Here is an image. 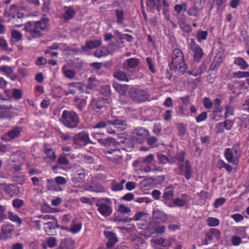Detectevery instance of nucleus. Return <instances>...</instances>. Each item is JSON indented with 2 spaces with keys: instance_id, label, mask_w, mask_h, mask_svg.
<instances>
[{
  "instance_id": "obj_1",
  "label": "nucleus",
  "mask_w": 249,
  "mask_h": 249,
  "mask_svg": "<svg viewBox=\"0 0 249 249\" xmlns=\"http://www.w3.org/2000/svg\"><path fill=\"white\" fill-rule=\"evenodd\" d=\"M48 25V19L43 18L38 21L28 22L25 24L24 30L34 38H36L42 36L41 32L47 29Z\"/></svg>"
},
{
  "instance_id": "obj_2",
  "label": "nucleus",
  "mask_w": 249,
  "mask_h": 249,
  "mask_svg": "<svg viewBox=\"0 0 249 249\" xmlns=\"http://www.w3.org/2000/svg\"><path fill=\"white\" fill-rule=\"evenodd\" d=\"M172 60L170 64V67L172 70L178 74H183L187 69L186 64L184 63L182 52L178 49L173 51Z\"/></svg>"
},
{
  "instance_id": "obj_3",
  "label": "nucleus",
  "mask_w": 249,
  "mask_h": 249,
  "mask_svg": "<svg viewBox=\"0 0 249 249\" xmlns=\"http://www.w3.org/2000/svg\"><path fill=\"white\" fill-rule=\"evenodd\" d=\"M59 121L66 127L72 129L78 126L79 118L78 115L74 112L64 110L62 113Z\"/></svg>"
},
{
  "instance_id": "obj_4",
  "label": "nucleus",
  "mask_w": 249,
  "mask_h": 249,
  "mask_svg": "<svg viewBox=\"0 0 249 249\" xmlns=\"http://www.w3.org/2000/svg\"><path fill=\"white\" fill-rule=\"evenodd\" d=\"M98 212L103 216L107 217L112 213V202L110 198H102L96 202Z\"/></svg>"
},
{
  "instance_id": "obj_5",
  "label": "nucleus",
  "mask_w": 249,
  "mask_h": 249,
  "mask_svg": "<svg viewBox=\"0 0 249 249\" xmlns=\"http://www.w3.org/2000/svg\"><path fill=\"white\" fill-rule=\"evenodd\" d=\"M241 150L237 145H233L231 148H227L224 151V156L228 162L234 165H237L241 157Z\"/></svg>"
},
{
  "instance_id": "obj_6",
  "label": "nucleus",
  "mask_w": 249,
  "mask_h": 249,
  "mask_svg": "<svg viewBox=\"0 0 249 249\" xmlns=\"http://www.w3.org/2000/svg\"><path fill=\"white\" fill-rule=\"evenodd\" d=\"M112 125L114 128L119 131H122L126 128L127 124L124 120L122 119H114L112 121H100L95 125L93 126V128H104L107 126Z\"/></svg>"
},
{
  "instance_id": "obj_7",
  "label": "nucleus",
  "mask_w": 249,
  "mask_h": 249,
  "mask_svg": "<svg viewBox=\"0 0 249 249\" xmlns=\"http://www.w3.org/2000/svg\"><path fill=\"white\" fill-rule=\"evenodd\" d=\"M128 94L132 100L139 103L145 102L149 99V94L147 91L139 88L130 89Z\"/></svg>"
},
{
  "instance_id": "obj_8",
  "label": "nucleus",
  "mask_w": 249,
  "mask_h": 249,
  "mask_svg": "<svg viewBox=\"0 0 249 249\" xmlns=\"http://www.w3.org/2000/svg\"><path fill=\"white\" fill-rule=\"evenodd\" d=\"M189 46L191 51L194 53L195 60L199 61L202 58L203 54L202 49L193 39H191Z\"/></svg>"
},
{
  "instance_id": "obj_9",
  "label": "nucleus",
  "mask_w": 249,
  "mask_h": 249,
  "mask_svg": "<svg viewBox=\"0 0 249 249\" xmlns=\"http://www.w3.org/2000/svg\"><path fill=\"white\" fill-rule=\"evenodd\" d=\"M180 170L177 171L179 175H184L188 180L191 178L193 175V170L188 161H186L184 164H180Z\"/></svg>"
},
{
  "instance_id": "obj_10",
  "label": "nucleus",
  "mask_w": 249,
  "mask_h": 249,
  "mask_svg": "<svg viewBox=\"0 0 249 249\" xmlns=\"http://www.w3.org/2000/svg\"><path fill=\"white\" fill-rule=\"evenodd\" d=\"M9 20L15 24L14 27L19 28L22 26V18L24 17L23 13L20 12H14L8 16Z\"/></svg>"
},
{
  "instance_id": "obj_11",
  "label": "nucleus",
  "mask_w": 249,
  "mask_h": 249,
  "mask_svg": "<svg viewBox=\"0 0 249 249\" xmlns=\"http://www.w3.org/2000/svg\"><path fill=\"white\" fill-rule=\"evenodd\" d=\"M152 217L154 222L164 223L168 219V215L163 211L155 210L153 211Z\"/></svg>"
},
{
  "instance_id": "obj_12",
  "label": "nucleus",
  "mask_w": 249,
  "mask_h": 249,
  "mask_svg": "<svg viewBox=\"0 0 249 249\" xmlns=\"http://www.w3.org/2000/svg\"><path fill=\"white\" fill-rule=\"evenodd\" d=\"M148 131L142 127L136 128L133 132V138L138 143H141L148 135Z\"/></svg>"
},
{
  "instance_id": "obj_13",
  "label": "nucleus",
  "mask_w": 249,
  "mask_h": 249,
  "mask_svg": "<svg viewBox=\"0 0 249 249\" xmlns=\"http://www.w3.org/2000/svg\"><path fill=\"white\" fill-rule=\"evenodd\" d=\"M165 226L160 225L156 222H152L150 223L147 230L150 234L154 233L162 234L165 230Z\"/></svg>"
},
{
  "instance_id": "obj_14",
  "label": "nucleus",
  "mask_w": 249,
  "mask_h": 249,
  "mask_svg": "<svg viewBox=\"0 0 249 249\" xmlns=\"http://www.w3.org/2000/svg\"><path fill=\"white\" fill-rule=\"evenodd\" d=\"M85 177V171L83 169H78L74 172L71 179L74 184L82 183Z\"/></svg>"
},
{
  "instance_id": "obj_15",
  "label": "nucleus",
  "mask_w": 249,
  "mask_h": 249,
  "mask_svg": "<svg viewBox=\"0 0 249 249\" xmlns=\"http://www.w3.org/2000/svg\"><path fill=\"white\" fill-rule=\"evenodd\" d=\"M101 44L102 40L101 39L88 40L86 42L84 45L82 46V49L84 51L88 52L90 50L100 46Z\"/></svg>"
},
{
  "instance_id": "obj_16",
  "label": "nucleus",
  "mask_w": 249,
  "mask_h": 249,
  "mask_svg": "<svg viewBox=\"0 0 249 249\" xmlns=\"http://www.w3.org/2000/svg\"><path fill=\"white\" fill-rule=\"evenodd\" d=\"M106 154H108L111 155L110 156H108V158L112 160L113 162L118 163L119 161L122 158V155L120 149L110 150H107L105 152Z\"/></svg>"
},
{
  "instance_id": "obj_17",
  "label": "nucleus",
  "mask_w": 249,
  "mask_h": 249,
  "mask_svg": "<svg viewBox=\"0 0 249 249\" xmlns=\"http://www.w3.org/2000/svg\"><path fill=\"white\" fill-rule=\"evenodd\" d=\"M104 235L108 239L107 243V246L108 248H112L118 242V238L115 233L112 231H106L104 232Z\"/></svg>"
},
{
  "instance_id": "obj_18",
  "label": "nucleus",
  "mask_w": 249,
  "mask_h": 249,
  "mask_svg": "<svg viewBox=\"0 0 249 249\" xmlns=\"http://www.w3.org/2000/svg\"><path fill=\"white\" fill-rule=\"evenodd\" d=\"M146 4L148 10L150 12H153L155 8L160 11V0H146Z\"/></svg>"
},
{
  "instance_id": "obj_19",
  "label": "nucleus",
  "mask_w": 249,
  "mask_h": 249,
  "mask_svg": "<svg viewBox=\"0 0 249 249\" xmlns=\"http://www.w3.org/2000/svg\"><path fill=\"white\" fill-rule=\"evenodd\" d=\"M195 198L199 204L204 205L209 198V193L206 191H201L196 194Z\"/></svg>"
},
{
  "instance_id": "obj_20",
  "label": "nucleus",
  "mask_w": 249,
  "mask_h": 249,
  "mask_svg": "<svg viewBox=\"0 0 249 249\" xmlns=\"http://www.w3.org/2000/svg\"><path fill=\"white\" fill-rule=\"evenodd\" d=\"M13 231V227L11 225L3 226L1 229V233H0V239L2 240L6 239Z\"/></svg>"
},
{
  "instance_id": "obj_21",
  "label": "nucleus",
  "mask_w": 249,
  "mask_h": 249,
  "mask_svg": "<svg viewBox=\"0 0 249 249\" xmlns=\"http://www.w3.org/2000/svg\"><path fill=\"white\" fill-rule=\"evenodd\" d=\"M80 89V84L79 83H71L68 85V90L64 91V93L66 95L70 94H74L76 92L79 90Z\"/></svg>"
},
{
  "instance_id": "obj_22",
  "label": "nucleus",
  "mask_w": 249,
  "mask_h": 249,
  "mask_svg": "<svg viewBox=\"0 0 249 249\" xmlns=\"http://www.w3.org/2000/svg\"><path fill=\"white\" fill-rule=\"evenodd\" d=\"M189 200V197L186 194H183L181 197L175 198L173 200V203L177 206L182 207L185 206Z\"/></svg>"
},
{
  "instance_id": "obj_23",
  "label": "nucleus",
  "mask_w": 249,
  "mask_h": 249,
  "mask_svg": "<svg viewBox=\"0 0 249 249\" xmlns=\"http://www.w3.org/2000/svg\"><path fill=\"white\" fill-rule=\"evenodd\" d=\"M74 242L71 239L62 240L57 249H73Z\"/></svg>"
},
{
  "instance_id": "obj_24",
  "label": "nucleus",
  "mask_w": 249,
  "mask_h": 249,
  "mask_svg": "<svg viewBox=\"0 0 249 249\" xmlns=\"http://www.w3.org/2000/svg\"><path fill=\"white\" fill-rule=\"evenodd\" d=\"M4 190L10 196H12L19 192L18 187L13 184L6 185L4 187Z\"/></svg>"
},
{
  "instance_id": "obj_25",
  "label": "nucleus",
  "mask_w": 249,
  "mask_h": 249,
  "mask_svg": "<svg viewBox=\"0 0 249 249\" xmlns=\"http://www.w3.org/2000/svg\"><path fill=\"white\" fill-rule=\"evenodd\" d=\"M234 64L243 70H246L249 67V65L241 57H235L234 60Z\"/></svg>"
},
{
  "instance_id": "obj_26",
  "label": "nucleus",
  "mask_w": 249,
  "mask_h": 249,
  "mask_svg": "<svg viewBox=\"0 0 249 249\" xmlns=\"http://www.w3.org/2000/svg\"><path fill=\"white\" fill-rule=\"evenodd\" d=\"M47 187L50 190L54 191L56 192L62 191L63 189L59 186L55 180L53 181L51 179L47 180Z\"/></svg>"
},
{
  "instance_id": "obj_27",
  "label": "nucleus",
  "mask_w": 249,
  "mask_h": 249,
  "mask_svg": "<svg viewBox=\"0 0 249 249\" xmlns=\"http://www.w3.org/2000/svg\"><path fill=\"white\" fill-rule=\"evenodd\" d=\"M109 53V51L107 48L102 47L96 50L94 53V55L96 57L101 58L107 56Z\"/></svg>"
},
{
  "instance_id": "obj_28",
  "label": "nucleus",
  "mask_w": 249,
  "mask_h": 249,
  "mask_svg": "<svg viewBox=\"0 0 249 249\" xmlns=\"http://www.w3.org/2000/svg\"><path fill=\"white\" fill-rule=\"evenodd\" d=\"M114 77L120 81L128 82L129 76L121 70L116 71L113 74Z\"/></svg>"
},
{
  "instance_id": "obj_29",
  "label": "nucleus",
  "mask_w": 249,
  "mask_h": 249,
  "mask_svg": "<svg viewBox=\"0 0 249 249\" xmlns=\"http://www.w3.org/2000/svg\"><path fill=\"white\" fill-rule=\"evenodd\" d=\"M75 106L81 111L85 108L87 105V101L84 99L75 97L74 101Z\"/></svg>"
},
{
  "instance_id": "obj_30",
  "label": "nucleus",
  "mask_w": 249,
  "mask_h": 249,
  "mask_svg": "<svg viewBox=\"0 0 249 249\" xmlns=\"http://www.w3.org/2000/svg\"><path fill=\"white\" fill-rule=\"evenodd\" d=\"M104 104L105 102L102 98H95L92 101L91 106L92 108L95 110L101 108L104 105Z\"/></svg>"
},
{
  "instance_id": "obj_31",
  "label": "nucleus",
  "mask_w": 249,
  "mask_h": 249,
  "mask_svg": "<svg viewBox=\"0 0 249 249\" xmlns=\"http://www.w3.org/2000/svg\"><path fill=\"white\" fill-rule=\"evenodd\" d=\"M151 242L152 243H155L157 245H163L164 247H169L171 246V242L169 241H167L166 242L165 240H164L162 238H153Z\"/></svg>"
},
{
  "instance_id": "obj_32",
  "label": "nucleus",
  "mask_w": 249,
  "mask_h": 249,
  "mask_svg": "<svg viewBox=\"0 0 249 249\" xmlns=\"http://www.w3.org/2000/svg\"><path fill=\"white\" fill-rule=\"evenodd\" d=\"M63 75L67 78L70 79H74L76 75V72L72 70L67 69L66 67H64L62 69Z\"/></svg>"
},
{
  "instance_id": "obj_33",
  "label": "nucleus",
  "mask_w": 249,
  "mask_h": 249,
  "mask_svg": "<svg viewBox=\"0 0 249 249\" xmlns=\"http://www.w3.org/2000/svg\"><path fill=\"white\" fill-rule=\"evenodd\" d=\"M113 87L119 94L122 95L124 94L127 91V85H122L114 82Z\"/></svg>"
},
{
  "instance_id": "obj_34",
  "label": "nucleus",
  "mask_w": 249,
  "mask_h": 249,
  "mask_svg": "<svg viewBox=\"0 0 249 249\" xmlns=\"http://www.w3.org/2000/svg\"><path fill=\"white\" fill-rule=\"evenodd\" d=\"M56 240L54 237H50L46 239V242L43 244L44 249H47V247L52 248L56 246Z\"/></svg>"
},
{
  "instance_id": "obj_35",
  "label": "nucleus",
  "mask_w": 249,
  "mask_h": 249,
  "mask_svg": "<svg viewBox=\"0 0 249 249\" xmlns=\"http://www.w3.org/2000/svg\"><path fill=\"white\" fill-rule=\"evenodd\" d=\"M75 12L73 8L71 7L67 8L65 9L63 18L66 20L71 19L75 15Z\"/></svg>"
},
{
  "instance_id": "obj_36",
  "label": "nucleus",
  "mask_w": 249,
  "mask_h": 249,
  "mask_svg": "<svg viewBox=\"0 0 249 249\" xmlns=\"http://www.w3.org/2000/svg\"><path fill=\"white\" fill-rule=\"evenodd\" d=\"M174 196V189L172 186H169L165 188L163 193V197L166 200H170Z\"/></svg>"
},
{
  "instance_id": "obj_37",
  "label": "nucleus",
  "mask_w": 249,
  "mask_h": 249,
  "mask_svg": "<svg viewBox=\"0 0 249 249\" xmlns=\"http://www.w3.org/2000/svg\"><path fill=\"white\" fill-rule=\"evenodd\" d=\"M82 225L80 224H77L72 225L70 229L68 228L62 227L61 228L62 230H65L67 231H70L72 233H77L79 232L81 229Z\"/></svg>"
},
{
  "instance_id": "obj_38",
  "label": "nucleus",
  "mask_w": 249,
  "mask_h": 249,
  "mask_svg": "<svg viewBox=\"0 0 249 249\" xmlns=\"http://www.w3.org/2000/svg\"><path fill=\"white\" fill-rule=\"evenodd\" d=\"M115 142V140L111 137H107L106 139L101 138V140H99V143L104 146H109L111 144H114Z\"/></svg>"
},
{
  "instance_id": "obj_39",
  "label": "nucleus",
  "mask_w": 249,
  "mask_h": 249,
  "mask_svg": "<svg viewBox=\"0 0 249 249\" xmlns=\"http://www.w3.org/2000/svg\"><path fill=\"white\" fill-rule=\"evenodd\" d=\"M208 35V32L206 31H198L196 34V39L198 42H201L202 41L206 39Z\"/></svg>"
},
{
  "instance_id": "obj_40",
  "label": "nucleus",
  "mask_w": 249,
  "mask_h": 249,
  "mask_svg": "<svg viewBox=\"0 0 249 249\" xmlns=\"http://www.w3.org/2000/svg\"><path fill=\"white\" fill-rule=\"evenodd\" d=\"M21 130V128L19 127H16L9 131L7 135L9 137L10 139H14L19 135Z\"/></svg>"
},
{
  "instance_id": "obj_41",
  "label": "nucleus",
  "mask_w": 249,
  "mask_h": 249,
  "mask_svg": "<svg viewBox=\"0 0 249 249\" xmlns=\"http://www.w3.org/2000/svg\"><path fill=\"white\" fill-rule=\"evenodd\" d=\"M139 63L138 59L137 58H132L128 59L125 61V65L131 68L136 67Z\"/></svg>"
},
{
  "instance_id": "obj_42",
  "label": "nucleus",
  "mask_w": 249,
  "mask_h": 249,
  "mask_svg": "<svg viewBox=\"0 0 249 249\" xmlns=\"http://www.w3.org/2000/svg\"><path fill=\"white\" fill-rule=\"evenodd\" d=\"M187 4L183 2L180 4H176L174 6V10L175 12L178 15L182 11H185L187 9Z\"/></svg>"
},
{
  "instance_id": "obj_43",
  "label": "nucleus",
  "mask_w": 249,
  "mask_h": 249,
  "mask_svg": "<svg viewBox=\"0 0 249 249\" xmlns=\"http://www.w3.org/2000/svg\"><path fill=\"white\" fill-rule=\"evenodd\" d=\"M222 62V60L221 58V57H218L217 56H216L213 62L212 63V64L211 65L210 69L212 71H214L215 70L219 68V67L220 66Z\"/></svg>"
},
{
  "instance_id": "obj_44",
  "label": "nucleus",
  "mask_w": 249,
  "mask_h": 249,
  "mask_svg": "<svg viewBox=\"0 0 249 249\" xmlns=\"http://www.w3.org/2000/svg\"><path fill=\"white\" fill-rule=\"evenodd\" d=\"M235 235L238 236L242 238H245L247 235L246 230L243 227L235 229L233 231Z\"/></svg>"
},
{
  "instance_id": "obj_45",
  "label": "nucleus",
  "mask_w": 249,
  "mask_h": 249,
  "mask_svg": "<svg viewBox=\"0 0 249 249\" xmlns=\"http://www.w3.org/2000/svg\"><path fill=\"white\" fill-rule=\"evenodd\" d=\"M78 136L81 141L85 142L87 143H92L89 139V134L85 131H82L79 133Z\"/></svg>"
},
{
  "instance_id": "obj_46",
  "label": "nucleus",
  "mask_w": 249,
  "mask_h": 249,
  "mask_svg": "<svg viewBox=\"0 0 249 249\" xmlns=\"http://www.w3.org/2000/svg\"><path fill=\"white\" fill-rule=\"evenodd\" d=\"M117 211L120 213L125 214L131 212V209L124 204H120L117 208Z\"/></svg>"
},
{
  "instance_id": "obj_47",
  "label": "nucleus",
  "mask_w": 249,
  "mask_h": 249,
  "mask_svg": "<svg viewBox=\"0 0 249 249\" xmlns=\"http://www.w3.org/2000/svg\"><path fill=\"white\" fill-rule=\"evenodd\" d=\"M233 76L239 79L249 77V71H237L233 73Z\"/></svg>"
},
{
  "instance_id": "obj_48",
  "label": "nucleus",
  "mask_w": 249,
  "mask_h": 249,
  "mask_svg": "<svg viewBox=\"0 0 249 249\" xmlns=\"http://www.w3.org/2000/svg\"><path fill=\"white\" fill-rule=\"evenodd\" d=\"M8 217L11 221L17 222L19 225L22 223L21 219L19 217L12 212H10L8 213Z\"/></svg>"
},
{
  "instance_id": "obj_49",
  "label": "nucleus",
  "mask_w": 249,
  "mask_h": 249,
  "mask_svg": "<svg viewBox=\"0 0 249 249\" xmlns=\"http://www.w3.org/2000/svg\"><path fill=\"white\" fill-rule=\"evenodd\" d=\"M11 35L13 40L16 42H18L20 40L22 37V34L16 30H12Z\"/></svg>"
},
{
  "instance_id": "obj_50",
  "label": "nucleus",
  "mask_w": 249,
  "mask_h": 249,
  "mask_svg": "<svg viewBox=\"0 0 249 249\" xmlns=\"http://www.w3.org/2000/svg\"><path fill=\"white\" fill-rule=\"evenodd\" d=\"M116 16L117 18V22L119 24H123L124 19V13L123 11L116 10Z\"/></svg>"
},
{
  "instance_id": "obj_51",
  "label": "nucleus",
  "mask_w": 249,
  "mask_h": 249,
  "mask_svg": "<svg viewBox=\"0 0 249 249\" xmlns=\"http://www.w3.org/2000/svg\"><path fill=\"white\" fill-rule=\"evenodd\" d=\"M111 188L114 191H121L124 188V186H122V183L117 182L115 180H113L112 182Z\"/></svg>"
},
{
  "instance_id": "obj_52",
  "label": "nucleus",
  "mask_w": 249,
  "mask_h": 249,
  "mask_svg": "<svg viewBox=\"0 0 249 249\" xmlns=\"http://www.w3.org/2000/svg\"><path fill=\"white\" fill-rule=\"evenodd\" d=\"M207 222L209 226L211 227L217 226L219 224V220L214 217H209L207 219Z\"/></svg>"
},
{
  "instance_id": "obj_53",
  "label": "nucleus",
  "mask_w": 249,
  "mask_h": 249,
  "mask_svg": "<svg viewBox=\"0 0 249 249\" xmlns=\"http://www.w3.org/2000/svg\"><path fill=\"white\" fill-rule=\"evenodd\" d=\"M146 218V214L142 212H138L133 217L135 221L144 220Z\"/></svg>"
},
{
  "instance_id": "obj_54",
  "label": "nucleus",
  "mask_w": 249,
  "mask_h": 249,
  "mask_svg": "<svg viewBox=\"0 0 249 249\" xmlns=\"http://www.w3.org/2000/svg\"><path fill=\"white\" fill-rule=\"evenodd\" d=\"M146 62L148 65L150 71L152 73H155L156 71L155 70V66L154 65V60L150 57H147L146 58Z\"/></svg>"
},
{
  "instance_id": "obj_55",
  "label": "nucleus",
  "mask_w": 249,
  "mask_h": 249,
  "mask_svg": "<svg viewBox=\"0 0 249 249\" xmlns=\"http://www.w3.org/2000/svg\"><path fill=\"white\" fill-rule=\"evenodd\" d=\"M24 202L20 199H15L12 201V204L16 208H20L23 206Z\"/></svg>"
},
{
  "instance_id": "obj_56",
  "label": "nucleus",
  "mask_w": 249,
  "mask_h": 249,
  "mask_svg": "<svg viewBox=\"0 0 249 249\" xmlns=\"http://www.w3.org/2000/svg\"><path fill=\"white\" fill-rule=\"evenodd\" d=\"M240 119L242 122V124L247 127L249 126V115L243 114L241 115Z\"/></svg>"
},
{
  "instance_id": "obj_57",
  "label": "nucleus",
  "mask_w": 249,
  "mask_h": 249,
  "mask_svg": "<svg viewBox=\"0 0 249 249\" xmlns=\"http://www.w3.org/2000/svg\"><path fill=\"white\" fill-rule=\"evenodd\" d=\"M184 153L183 152H181L180 153L178 154L176 157L173 159V161H169L170 163L172 162H175V160L177 161H178V162L179 163V164H182L181 163H182L184 161Z\"/></svg>"
},
{
  "instance_id": "obj_58",
  "label": "nucleus",
  "mask_w": 249,
  "mask_h": 249,
  "mask_svg": "<svg viewBox=\"0 0 249 249\" xmlns=\"http://www.w3.org/2000/svg\"><path fill=\"white\" fill-rule=\"evenodd\" d=\"M242 238L238 236L233 235L231 238V242L232 244L235 246H239L241 243L242 240Z\"/></svg>"
},
{
  "instance_id": "obj_59",
  "label": "nucleus",
  "mask_w": 249,
  "mask_h": 249,
  "mask_svg": "<svg viewBox=\"0 0 249 249\" xmlns=\"http://www.w3.org/2000/svg\"><path fill=\"white\" fill-rule=\"evenodd\" d=\"M1 71L4 72L8 76H10L13 73L12 69L9 66H2L0 67Z\"/></svg>"
},
{
  "instance_id": "obj_60",
  "label": "nucleus",
  "mask_w": 249,
  "mask_h": 249,
  "mask_svg": "<svg viewBox=\"0 0 249 249\" xmlns=\"http://www.w3.org/2000/svg\"><path fill=\"white\" fill-rule=\"evenodd\" d=\"M213 238V234L210 231L209 232H207L205 235V239L203 244L206 245L211 243Z\"/></svg>"
},
{
  "instance_id": "obj_61",
  "label": "nucleus",
  "mask_w": 249,
  "mask_h": 249,
  "mask_svg": "<svg viewBox=\"0 0 249 249\" xmlns=\"http://www.w3.org/2000/svg\"><path fill=\"white\" fill-rule=\"evenodd\" d=\"M199 11L198 8L196 6H193L189 8L188 13L191 16L196 17L197 16Z\"/></svg>"
},
{
  "instance_id": "obj_62",
  "label": "nucleus",
  "mask_w": 249,
  "mask_h": 249,
  "mask_svg": "<svg viewBox=\"0 0 249 249\" xmlns=\"http://www.w3.org/2000/svg\"><path fill=\"white\" fill-rule=\"evenodd\" d=\"M226 202V199L224 197H220L216 199L213 204V206L215 208H217L222 206Z\"/></svg>"
},
{
  "instance_id": "obj_63",
  "label": "nucleus",
  "mask_w": 249,
  "mask_h": 249,
  "mask_svg": "<svg viewBox=\"0 0 249 249\" xmlns=\"http://www.w3.org/2000/svg\"><path fill=\"white\" fill-rule=\"evenodd\" d=\"M54 180L56 183H57L59 186L60 185H64L66 184L67 180V179L61 176H58L55 178Z\"/></svg>"
},
{
  "instance_id": "obj_64",
  "label": "nucleus",
  "mask_w": 249,
  "mask_h": 249,
  "mask_svg": "<svg viewBox=\"0 0 249 249\" xmlns=\"http://www.w3.org/2000/svg\"><path fill=\"white\" fill-rule=\"evenodd\" d=\"M0 49L4 51L8 49V43L3 37H0Z\"/></svg>"
}]
</instances>
